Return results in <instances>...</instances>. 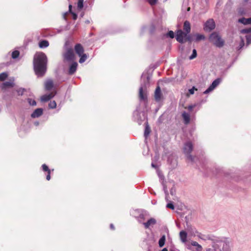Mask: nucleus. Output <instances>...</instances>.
<instances>
[{
  "instance_id": "1",
  "label": "nucleus",
  "mask_w": 251,
  "mask_h": 251,
  "mask_svg": "<svg viewBox=\"0 0 251 251\" xmlns=\"http://www.w3.org/2000/svg\"><path fill=\"white\" fill-rule=\"evenodd\" d=\"M47 57L43 52H37L34 56L33 65L36 75L39 76H43L46 71Z\"/></svg>"
},
{
  "instance_id": "2",
  "label": "nucleus",
  "mask_w": 251,
  "mask_h": 251,
  "mask_svg": "<svg viewBox=\"0 0 251 251\" xmlns=\"http://www.w3.org/2000/svg\"><path fill=\"white\" fill-rule=\"evenodd\" d=\"M209 40L218 47H221L224 44V40L222 39L219 34L216 32H213L210 35Z\"/></svg>"
},
{
  "instance_id": "3",
  "label": "nucleus",
  "mask_w": 251,
  "mask_h": 251,
  "mask_svg": "<svg viewBox=\"0 0 251 251\" xmlns=\"http://www.w3.org/2000/svg\"><path fill=\"white\" fill-rule=\"evenodd\" d=\"M186 33L183 32L181 30H178L176 34V39L179 43H182L187 40H190V36Z\"/></svg>"
},
{
  "instance_id": "4",
  "label": "nucleus",
  "mask_w": 251,
  "mask_h": 251,
  "mask_svg": "<svg viewBox=\"0 0 251 251\" xmlns=\"http://www.w3.org/2000/svg\"><path fill=\"white\" fill-rule=\"evenodd\" d=\"M193 150V145L191 142H186L185 145L183 148L184 152V153L187 155L188 158L193 161V158L191 155L189 154V153L191 152V151Z\"/></svg>"
},
{
  "instance_id": "5",
  "label": "nucleus",
  "mask_w": 251,
  "mask_h": 251,
  "mask_svg": "<svg viewBox=\"0 0 251 251\" xmlns=\"http://www.w3.org/2000/svg\"><path fill=\"white\" fill-rule=\"evenodd\" d=\"M64 58L67 61L73 60L75 58L73 50L71 48L67 49L65 52L64 53Z\"/></svg>"
},
{
  "instance_id": "6",
  "label": "nucleus",
  "mask_w": 251,
  "mask_h": 251,
  "mask_svg": "<svg viewBox=\"0 0 251 251\" xmlns=\"http://www.w3.org/2000/svg\"><path fill=\"white\" fill-rule=\"evenodd\" d=\"M215 27L214 21L212 19L208 20L204 25V29L205 31H211Z\"/></svg>"
},
{
  "instance_id": "7",
  "label": "nucleus",
  "mask_w": 251,
  "mask_h": 251,
  "mask_svg": "<svg viewBox=\"0 0 251 251\" xmlns=\"http://www.w3.org/2000/svg\"><path fill=\"white\" fill-rule=\"evenodd\" d=\"M139 96L140 100H145L147 99V90L145 86L140 87Z\"/></svg>"
},
{
  "instance_id": "8",
  "label": "nucleus",
  "mask_w": 251,
  "mask_h": 251,
  "mask_svg": "<svg viewBox=\"0 0 251 251\" xmlns=\"http://www.w3.org/2000/svg\"><path fill=\"white\" fill-rule=\"evenodd\" d=\"M220 79H217L215 80L211 85L208 87L207 89H206L204 92V94H208L210 92L213 90L220 83Z\"/></svg>"
},
{
  "instance_id": "9",
  "label": "nucleus",
  "mask_w": 251,
  "mask_h": 251,
  "mask_svg": "<svg viewBox=\"0 0 251 251\" xmlns=\"http://www.w3.org/2000/svg\"><path fill=\"white\" fill-rule=\"evenodd\" d=\"M75 51L78 56H81L84 53V49L80 44H76L75 47Z\"/></svg>"
},
{
  "instance_id": "10",
  "label": "nucleus",
  "mask_w": 251,
  "mask_h": 251,
  "mask_svg": "<svg viewBox=\"0 0 251 251\" xmlns=\"http://www.w3.org/2000/svg\"><path fill=\"white\" fill-rule=\"evenodd\" d=\"M55 95V93H51L49 94H46L42 96L41 98V100L42 101L46 102L51 99L52 98H53L54 95Z\"/></svg>"
},
{
  "instance_id": "11",
  "label": "nucleus",
  "mask_w": 251,
  "mask_h": 251,
  "mask_svg": "<svg viewBox=\"0 0 251 251\" xmlns=\"http://www.w3.org/2000/svg\"><path fill=\"white\" fill-rule=\"evenodd\" d=\"M43 114V109L42 108H37L32 113L31 116L32 118H38Z\"/></svg>"
},
{
  "instance_id": "12",
  "label": "nucleus",
  "mask_w": 251,
  "mask_h": 251,
  "mask_svg": "<svg viewBox=\"0 0 251 251\" xmlns=\"http://www.w3.org/2000/svg\"><path fill=\"white\" fill-rule=\"evenodd\" d=\"M156 223V220L154 218H151L149 219L147 222L144 223L143 225L145 226V227L146 228H148L150 226H152L155 224Z\"/></svg>"
},
{
  "instance_id": "13",
  "label": "nucleus",
  "mask_w": 251,
  "mask_h": 251,
  "mask_svg": "<svg viewBox=\"0 0 251 251\" xmlns=\"http://www.w3.org/2000/svg\"><path fill=\"white\" fill-rule=\"evenodd\" d=\"M161 97V90L159 86H158L155 90L154 93V98L156 101H159Z\"/></svg>"
},
{
  "instance_id": "14",
  "label": "nucleus",
  "mask_w": 251,
  "mask_h": 251,
  "mask_svg": "<svg viewBox=\"0 0 251 251\" xmlns=\"http://www.w3.org/2000/svg\"><path fill=\"white\" fill-rule=\"evenodd\" d=\"M183 29L186 33L188 34L190 32L191 26L188 21H185L183 25Z\"/></svg>"
},
{
  "instance_id": "15",
  "label": "nucleus",
  "mask_w": 251,
  "mask_h": 251,
  "mask_svg": "<svg viewBox=\"0 0 251 251\" xmlns=\"http://www.w3.org/2000/svg\"><path fill=\"white\" fill-rule=\"evenodd\" d=\"M238 22L242 23L244 25H250V24H251V18H248V19H246L245 18H242L239 19L238 20Z\"/></svg>"
},
{
  "instance_id": "16",
  "label": "nucleus",
  "mask_w": 251,
  "mask_h": 251,
  "mask_svg": "<svg viewBox=\"0 0 251 251\" xmlns=\"http://www.w3.org/2000/svg\"><path fill=\"white\" fill-rule=\"evenodd\" d=\"M77 67V63L76 62H74L73 63H72L69 68V74H74L76 71Z\"/></svg>"
},
{
  "instance_id": "17",
  "label": "nucleus",
  "mask_w": 251,
  "mask_h": 251,
  "mask_svg": "<svg viewBox=\"0 0 251 251\" xmlns=\"http://www.w3.org/2000/svg\"><path fill=\"white\" fill-rule=\"evenodd\" d=\"M45 88L47 90H50L53 87V82L51 80H47L45 83Z\"/></svg>"
},
{
  "instance_id": "18",
  "label": "nucleus",
  "mask_w": 251,
  "mask_h": 251,
  "mask_svg": "<svg viewBox=\"0 0 251 251\" xmlns=\"http://www.w3.org/2000/svg\"><path fill=\"white\" fill-rule=\"evenodd\" d=\"M180 238L183 243H185L187 241V233L184 231H181L179 233Z\"/></svg>"
},
{
  "instance_id": "19",
  "label": "nucleus",
  "mask_w": 251,
  "mask_h": 251,
  "mask_svg": "<svg viewBox=\"0 0 251 251\" xmlns=\"http://www.w3.org/2000/svg\"><path fill=\"white\" fill-rule=\"evenodd\" d=\"M182 117L184 121V123L185 124H187L190 122V115L189 114L186 113V112H184L182 114Z\"/></svg>"
},
{
  "instance_id": "20",
  "label": "nucleus",
  "mask_w": 251,
  "mask_h": 251,
  "mask_svg": "<svg viewBox=\"0 0 251 251\" xmlns=\"http://www.w3.org/2000/svg\"><path fill=\"white\" fill-rule=\"evenodd\" d=\"M39 46L41 48H47L49 46V43L47 40H42L39 42Z\"/></svg>"
},
{
  "instance_id": "21",
  "label": "nucleus",
  "mask_w": 251,
  "mask_h": 251,
  "mask_svg": "<svg viewBox=\"0 0 251 251\" xmlns=\"http://www.w3.org/2000/svg\"><path fill=\"white\" fill-rule=\"evenodd\" d=\"M14 79L10 81H6L3 83V87H12L14 85Z\"/></svg>"
},
{
  "instance_id": "22",
  "label": "nucleus",
  "mask_w": 251,
  "mask_h": 251,
  "mask_svg": "<svg viewBox=\"0 0 251 251\" xmlns=\"http://www.w3.org/2000/svg\"><path fill=\"white\" fill-rule=\"evenodd\" d=\"M194 37L195 38V40L196 41H199L201 40H203L205 38V37L202 34H196L194 35Z\"/></svg>"
},
{
  "instance_id": "23",
  "label": "nucleus",
  "mask_w": 251,
  "mask_h": 251,
  "mask_svg": "<svg viewBox=\"0 0 251 251\" xmlns=\"http://www.w3.org/2000/svg\"><path fill=\"white\" fill-rule=\"evenodd\" d=\"M165 240L166 238L165 235L162 236L159 239L158 244L160 247H162L164 245Z\"/></svg>"
},
{
  "instance_id": "24",
  "label": "nucleus",
  "mask_w": 251,
  "mask_h": 251,
  "mask_svg": "<svg viewBox=\"0 0 251 251\" xmlns=\"http://www.w3.org/2000/svg\"><path fill=\"white\" fill-rule=\"evenodd\" d=\"M79 56L80 57V58L79 60V62L80 63H82L84 62L87 58V55L85 53H83L82 55H81V56Z\"/></svg>"
},
{
  "instance_id": "25",
  "label": "nucleus",
  "mask_w": 251,
  "mask_h": 251,
  "mask_svg": "<svg viewBox=\"0 0 251 251\" xmlns=\"http://www.w3.org/2000/svg\"><path fill=\"white\" fill-rule=\"evenodd\" d=\"M197 89L195 87H193L192 88L189 89L188 90V93H187V96L189 97L191 95H193L194 94L195 91H197Z\"/></svg>"
},
{
  "instance_id": "26",
  "label": "nucleus",
  "mask_w": 251,
  "mask_h": 251,
  "mask_svg": "<svg viewBox=\"0 0 251 251\" xmlns=\"http://www.w3.org/2000/svg\"><path fill=\"white\" fill-rule=\"evenodd\" d=\"M77 7L79 10H81L83 8V0H78Z\"/></svg>"
},
{
  "instance_id": "27",
  "label": "nucleus",
  "mask_w": 251,
  "mask_h": 251,
  "mask_svg": "<svg viewBox=\"0 0 251 251\" xmlns=\"http://www.w3.org/2000/svg\"><path fill=\"white\" fill-rule=\"evenodd\" d=\"M197 51L195 49H194L193 50L192 55L191 56H190L189 57V59L192 60V59L195 58L197 57Z\"/></svg>"
},
{
  "instance_id": "28",
  "label": "nucleus",
  "mask_w": 251,
  "mask_h": 251,
  "mask_svg": "<svg viewBox=\"0 0 251 251\" xmlns=\"http://www.w3.org/2000/svg\"><path fill=\"white\" fill-rule=\"evenodd\" d=\"M240 32L242 34H248L251 33V27L242 29L240 31Z\"/></svg>"
},
{
  "instance_id": "29",
  "label": "nucleus",
  "mask_w": 251,
  "mask_h": 251,
  "mask_svg": "<svg viewBox=\"0 0 251 251\" xmlns=\"http://www.w3.org/2000/svg\"><path fill=\"white\" fill-rule=\"evenodd\" d=\"M150 133V128L148 125H147L145 128L144 135L146 137H147Z\"/></svg>"
},
{
  "instance_id": "30",
  "label": "nucleus",
  "mask_w": 251,
  "mask_h": 251,
  "mask_svg": "<svg viewBox=\"0 0 251 251\" xmlns=\"http://www.w3.org/2000/svg\"><path fill=\"white\" fill-rule=\"evenodd\" d=\"M19 54H20V53H19V51L15 50V51H13L12 53V57L13 59H16L19 56Z\"/></svg>"
},
{
  "instance_id": "31",
  "label": "nucleus",
  "mask_w": 251,
  "mask_h": 251,
  "mask_svg": "<svg viewBox=\"0 0 251 251\" xmlns=\"http://www.w3.org/2000/svg\"><path fill=\"white\" fill-rule=\"evenodd\" d=\"M49 106L50 108L53 109L56 106V102L54 100L51 101L49 104Z\"/></svg>"
},
{
  "instance_id": "32",
  "label": "nucleus",
  "mask_w": 251,
  "mask_h": 251,
  "mask_svg": "<svg viewBox=\"0 0 251 251\" xmlns=\"http://www.w3.org/2000/svg\"><path fill=\"white\" fill-rule=\"evenodd\" d=\"M8 75L6 73H2L0 74V80L3 81L6 79Z\"/></svg>"
},
{
  "instance_id": "33",
  "label": "nucleus",
  "mask_w": 251,
  "mask_h": 251,
  "mask_svg": "<svg viewBox=\"0 0 251 251\" xmlns=\"http://www.w3.org/2000/svg\"><path fill=\"white\" fill-rule=\"evenodd\" d=\"M27 101L28 102V103L30 105L34 106L36 105V102L34 100H32L31 99H28Z\"/></svg>"
},
{
  "instance_id": "34",
  "label": "nucleus",
  "mask_w": 251,
  "mask_h": 251,
  "mask_svg": "<svg viewBox=\"0 0 251 251\" xmlns=\"http://www.w3.org/2000/svg\"><path fill=\"white\" fill-rule=\"evenodd\" d=\"M42 169L45 172H47L48 173L51 172L50 170L49 169V167L46 164H43L42 165Z\"/></svg>"
},
{
  "instance_id": "35",
  "label": "nucleus",
  "mask_w": 251,
  "mask_h": 251,
  "mask_svg": "<svg viewBox=\"0 0 251 251\" xmlns=\"http://www.w3.org/2000/svg\"><path fill=\"white\" fill-rule=\"evenodd\" d=\"M246 39H247V44L249 45L251 43V35H246Z\"/></svg>"
},
{
  "instance_id": "36",
  "label": "nucleus",
  "mask_w": 251,
  "mask_h": 251,
  "mask_svg": "<svg viewBox=\"0 0 251 251\" xmlns=\"http://www.w3.org/2000/svg\"><path fill=\"white\" fill-rule=\"evenodd\" d=\"M167 36L171 38H173L174 37V33L173 31H170L168 32Z\"/></svg>"
},
{
  "instance_id": "37",
  "label": "nucleus",
  "mask_w": 251,
  "mask_h": 251,
  "mask_svg": "<svg viewBox=\"0 0 251 251\" xmlns=\"http://www.w3.org/2000/svg\"><path fill=\"white\" fill-rule=\"evenodd\" d=\"M244 46V41L242 37H241V42L239 46V49H241Z\"/></svg>"
},
{
  "instance_id": "38",
  "label": "nucleus",
  "mask_w": 251,
  "mask_h": 251,
  "mask_svg": "<svg viewBox=\"0 0 251 251\" xmlns=\"http://www.w3.org/2000/svg\"><path fill=\"white\" fill-rule=\"evenodd\" d=\"M167 207L169 208L174 209V206L172 203H169L167 205Z\"/></svg>"
},
{
  "instance_id": "39",
  "label": "nucleus",
  "mask_w": 251,
  "mask_h": 251,
  "mask_svg": "<svg viewBox=\"0 0 251 251\" xmlns=\"http://www.w3.org/2000/svg\"><path fill=\"white\" fill-rule=\"evenodd\" d=\"M191 245L193 246H195L196 247H197L198 246L200 245L196 241H192L191 242Z\"/></svg>"
},
{
  "instance_id": "40",
  "label": "nucleus",
  "mask_w": 251,
  "mask_h": 251,
  "mask_svg": "<svg viewBox=\"0 0 251 251\" xmlns=\"http://www.w3.org/2000/svg\"><path fill=\"white\" fill-rule=\"evenodd\" d=\"M191 245L193 246H195L196 247H197L198 246L200 245L196 241H192L191 242Z\"/></svg>"
},
{
  "instance_id": "41",
  "label": "nucleus",
  "mask_w": 251,
  "mask_h": 251,
  "mask_svg": "<svg viewBox=\"0 0 251 251\" xmlns=\"http://www.w3.org/2000/svg\"><path fill=\"white\" fill-rule=\"evenodd\" d=\"M157 0H149V2L150 4L153 5L156 2Z\"/></svg>"
},
{
  "instance_id": "42",
  "label": "nucleus",
  "mask_w": 251,
  "mask_h": 251,
  "mask_svg": "<svg viewBox=\"0 0 251 251\" xmlns=\"http://www.w3.org/2000/svg\"><path fill=\"white\" fill-rule=\"evenodd\" d=\"M196 249L197 251H202V248L200 245L196 247Z\"/></svg>"
},
{
  "instance_id": "43",
  "label": "nucleus",
  "mask_w": 251,
  "mask_h": 251,
  "mask_svg": "<svg viewBox=\"0 0 251 251\" xmlns=\"http://www.w3.org/2000/svg\"><path fill=\"white\" fill-rule=\"evenodd\" d=\"M163 189H164V191L166 196H167L168 195V193L167 187L164 184H163Z\"/></svg>"
},
{
  "instance_id": "44",
  "label": "nucleus",
  "mask_w": 251,
  "mask_h": 251,
  "mask_svg": "<svg viewBox=\"0 0 251 251\" xmlns=\"http://www.w3.org/2000/svg\"><path fill=\"white\" fill-rule=\"evenodd\" d=\"M17 92H18V94L19 95H22L23 94V92H24V89H20Z\"/></svg>"
},
{
  "instance_id": "45",
  "label": "nucleus",
  "mask_w": 251,
  "mask_h": 251,
  "mask_svg": "<svg viewBox=\"0 0 251 251\" xmlns=\"http://www.w3.org/2000/svg\"><path fill=\"white\" fill-rule=\"evenodd\" d=\"M195 105H189L188 107V110H190V111H191L193 109V108L195 107Z\"/></svg>"
},
{
  "instance_id": "46",
  "label": "nucleus",
  "mask_w": 251,
  "mask_h": 251,
  "mask_svg": "<svg viewBox=\"0 0 251 251\" xmlns=\"http://www.w3.org/2000/svg\"><path fill=\"white\" fill-rule=\"evenodd\" d=\"M73 15V18L74 20H76L77 18V15L75 14V13H72Z\"/></svg>"
},
{
  "instance_id": "47",
  "label": "nucleus",
  "mask_w": 251,
  "mask_h": 251,
  "mask_svg": "<svg viewBox=\"0 0 251 251\" xmlns=\"http://www.w3.org/2000/svg\"><path fill=\"white\" fill-rule=\"evenodd\" d=\"M50 172L48 173V175L47 176V179L48 180H50Z\"/></svg>"
},
{
  "instance_id": "48",
  "label": "nucleus",
  "mask_w": 251,
  "mask_h": 251,
  "mask_svg": "<svg viewBox=\"0 0 251 251\" xmlns=\"http://www.w3.org/2000/svg\"><path fill=\"white\" fill-rule=\"evenodd\" d=\"M110 228L112 229H114V226L113 224H111L110 225Z\"/></svg>"
},
{
  "instance_id": "49",
  "label": "nucleus",
  "mask_w": 251,
  "mask_h": 251,
  "mask_svg": "<svg viewBox=\"0 0 251 251\" xmlns=\"http://www.w3.org/2000/svg\"><path fill=\"white\" fill-rule=\"evenodd\" d=\"M69 11L71 12V8H72V5L71 4L69 5Z\"/></svg>"
},
{
  "instance_id": "50",
  "label": "nucleus",
  "mask_w": 251,
  "mask_h": 251,
  "mask_svg": "<svg viewBox=\"0 0 251 251\" xmlns=\"http://www.w3.org/2000/svg\"><path fill=\"white\" fill-rule=\"evenodd\" d=\"M240 13L241 14V15H243V14H245V12H243V11H239Z\"/></svg>"
},
{
  "instance_id": "51",
  "label": "nucleus",
  "mask_w": 251,
  "mask_h": 251,
  "mask_svg": "<svg viewBox=\"0 0 251 251\" xmlns=\"http://www.w3.org/2000/svg\"><path fill=\"white\" fill-rule=\"evenodd\" d=\"M34 125H35V126H37L39 125V123H38V122H35V123H34Z\"/></svg>"
},
{
  "instance_id": "52",
  "label": "nucleus",
  "mask_w": 251,
  "mask_h": 251,
  "mask_svg": "<svg viewBox=\"0 0 251 251\" xmlns=\"http://www.w3.org/2000/svg\"><path fill=\"white\" fill-rule=\"evenodd\" d=\"M162 251H168V250L166 248H164Z\"/></svg>"
},
{
  "instance_id": "53",
  "label": "nucleus",
  "mask_w": 251,
  "mask_h": 251,
  "mask_svg": "<svg viewBox=\"0 0 251 251\" xmlns=\"http://www.w3.org/2000/svg\"><path fill=\"white\" fill-rule=\"evenodd\" d=\"M171 194L173 195V189H171Z\"/></svg>"
},
{
  "instance_id": "54",
  "label": "nucleus",
  "mask_w": 251,
  "mask_h": 251,
  "mask_svg": "<svg viewBox=\"0 0 251 251\" xmlns=\"http://www.w3.org/2000/svg\"><path fill=\"white\" fill-rule=\"evenodd\" d=\"M211 251V249H209H209H207L206 250V251Z\"/></svg>"
},
{
  "instance_id": "55",
  "label": "nucleus",
  "mask_w": 251,
  "mask_h": 251,
  "mask_svg": "<svg viewBox=\"0 0 251 251\" xmlns=\"http://www.w3.org/2000/svg\"><path fill=\"white\" fill-rule=\"evenodd\" d=\"M151 166L153 167H155V166L154 165V164L152 163L151 164Z\"/></svg>"
},
{
  "instance_id": "56",
  "label": "nucleus",
  "mask_w": 251,
  "mask_h": 251,
  "mask_svg": "<svg viewBox=\"0 0 251 251\" xmlns=\"http://www.w3.org/2000/svg\"><path fill=\"white\" fill-rule=\"evenodd\" d=\"M190 7H189V8H188V11H189V10H190Z\"/></svg>"
}]
</instances>
